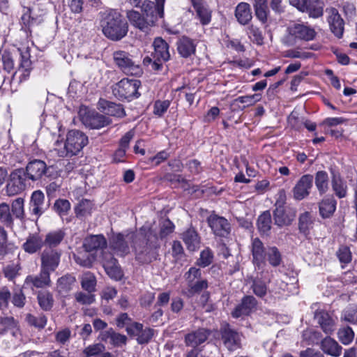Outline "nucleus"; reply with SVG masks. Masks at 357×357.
<instances>
[{"instance_id":"c03bdc74","label":"nucleus","mask_w":357,"mask_h":357,"mask_svg":"<svg viewBox=\"0 0 357 357\" xmlns=\"http://www.w3.org/2000/svg\"><path fill=\"white\" fill-rule=\"evenodd\" d=\"M75 282V277L70 275L63 276L57 280V290L61 294H66L71 290Z\"/></svg>"},{"instance_id":"09e8293b","label":"nucleus","mask_w":357,"mask_h":357,"mask_svg":"<svg viewBox=\"0 0 357 357\" xmlns=\"http://www.w3.org/2000/svg\"><path fill=\"white\" fill-rule=\"evenodd\" d=\"M314 219L309 212H304L299 216V229L303 234H307L312 228Z\"/></svg>"},{"instance_id":"393cba45","label":"nucleus","mask_w":357,"mask_h":357,"mask_svg":"<svg viewBox=\"0 0 357 357\" xmlns=\"http://www.w3.org/2000/svg\"><path fill=\"white\" fill-rule=\"evenodd\" d=\"M153 46L154 52L153 53V59L160 61H168L170 59L168 43L160 37L155 38Z\"/></svg>"},{"instance_id":"bf43d9fd","label":"nucleus","mask_w":357,"mask_h":357,"mask_svg":"<svg viewBox=\"0 0 357 357\" xmlns=\"http://www.w3.org/2000/svg\"><path fill=\"white\" fill-rule=\"evenodd\" d=\"M213 259V255L209 248H206L200 253V257L197 259V264L201 267H206L209 266Z\"/></svg>"},{"instance_id":"f3484780","label":"nucleus","mask_w":357,"mask_h":357,"mask_svg":"<svg viewBox=\"0 0 357 357\" xmlns=\"http://www.w3.org/2000/svg\"><path fill=\"white\" fill-rule=\"evenodd\" d=\"M208 223L213 233L220 236H225L230 231V225L227 220L218 215H211L208 218Z\"/></svg>"},{"instance_id":"6e6d98bb","label":"nucleus","mask_w":357,"mask_h":357,"mask_svg":"<svg viewBox=\"0 0 357 357\" xmlns=\"http://www.w3.org/2000/svg\"><path fill=\"white\" fill-rule=\"evenodd\" d=\"M171 104V101L169 100H158L154 102L153 113L158 117H162L167 111Z\"/></svg>"},{"instance_id":"c756f323","label":"nucleus","mask_w":357,"mask_h":357,"mask_svg":"<svg viewBox=\"0 0 357 357\" xmlns=\"http://www.w3.org/2000/svg\"><path fill=\"white\" fill-rule=\"evenodd\" d=\"M110 248L116 255L120 257H124L130 252L129 246L125 241L123 236L121 234L111 239Z\"/></svg>"},{"instance_id":"6e6552de","label":"nucleus","mask_w":357,"mask_h":357,"mask_svg":"<svg viewBox=\"0 0 357 357\" xmlns=\"http://www.w3.org/2000/svg\"><path fill=\"white\" fill-rule=\"evenodd\" d=\"M288 31L295 41H310L317 36V32L313 27L303 23L293 24L288 27Z\"/></svg>"},{"instance_id":"680f3d73","label":"nucleus","mask_w":357,"mask_h":357,"mask_svg":"<svg viewBox=\"0 0 357 357\" xmlns=\"http://www.w3.org/2000/svg\"><path fill=\"white\" fill-rule=\"evenodd\" d=\"M24 199L19 197L15 199L12 203V213L17 218L22 219L24 218Z\"/></svg>"},{"instance_id":"864d4df0","label":"nucleus","mask_w":357,"mask_h":357,"mask_svg":"<svg viewBox=\"0 0 357 357\" xmlns=\"http://www.w3.org/2000/svg\"><path fill=\"white\" fill-rule=\"evenodd\" d=\"M93 204L88 199H83L77 204L75 208V214L77 217H84L91 214Z\"/></svg>"},{"instance_id":"a878e982","label":"nucleus","mask_w":357,"mask_h":357,"mask_svg":"<svg viewBox=\"0 0 357 357\" xmlns=\"http://www.w3.org/2000/svg\"><path fill=\"white\" fill-rule=\"evenodd\" d=\"M209 335V331L204 328H199L196 331L187 334L185 337V342L188 347H197L204 342Z\"/></svg>"},{"instance_id":"1a4fd4ad","label":"nucleus","mask_w":357,"mask_h":357,"mask_svg":"<svg viewBox=\"0 0 357 357\" xmlns=\"http://www.w3.org/2000/svg\"><path fill=\"white\" fill-rule=\"evenodd\" d=\"M61 252L50 248L45 249L40 255V269L49 273L54 272L59 265Z\"/></svg>"},{"instance_id":"c9c22d12","label":"nucleus","mask_w":357,"mask_h":357,"mask_svg":"<svg viewBox=\"0 0 357 357\" xmlns=\"http://www.w3.org/2000/svg\"><path fill=\"white\" fill-rule=\"evenodd\" d=\"M104 268L107 274L116 280H119L123 276V273L117 260L113 257L109 256V259L104 263Z\"/></svg>"},{"instance_id":"412c9836","label":"nucleus","mask_w":357,"mask_h":357,"mask_svg":"<svg viewBox=\"0 0 357 357\" xmlns=\"http://www.w3.org/2000/svg\"><path fill=\"white\" fill-rule=\"evenodd\" d=\"M44 201L45 195L42 191L36 190L32 193L29 204V210L31 213L34 215L37 218L46 210Z\"/></svg>"},{"instance_id":"37998d69","label":"nucleus","mask_w":357,"mask_h":357,"mask_svg":"<svg viewBox=\"0 0 357 357\" xmlns=\"http://www.w3.org/2000/svg\"><path fill=\"white\" fill-rule=\"evenodd\" d=\"M332 188L336 196L339 198L346 197L347 192V185L339 176L333 175L332 178Z\"/></svg>"},{"instance_id":"8fccbe9b","label":"nucleus","mask_w":357,"mask_h":357,"mask_svg":"<svg viewBox=\"0 0 357 357\" xmlns=\"http://www.w3.org/2000/svg\"><path fill=\"white\" fill-rule=\"evenodd\" d=\"M81 284L82 287L89 293L93 292L96 285V277L90 272L85 273L82 277Z\"/></svg>"},{"instance_id":"5fc2aeb1","label":"nucleus","mask_w":357,"mask_h":357,"mask_svg":"<svg viewBox=\"0 0 357 357\" xmlns=\"http://www.w3.org/2000/svg\"><path fill=\"white\" fill-rule=\"evenodd\" d=\"M266 256L269 264L274 267L278 266L282 261L281 254L276 247L268 248Z\"/></svg>"},{"instance_id":"f03ea898","label":"nucleus","mask_w":357,"mask_h":357,"mask_svg":"<svg viewBox=\"0 0 357 357\" xmlns=\"http://www.w3.org/2000/svg\"><path fill=\"white\" fill-rule=\"evenodd\" d=\"M100 27L105 36L113 41L121 40L128 31V24L123 16L112 9L102 14Z\"/></svg>"},{"instance_id":"0e129e2a","label":"nucleus","mask_w":357,"mask_h":357,"mask_svg":"<svg viewBox=\"0 0 357 357\" xmlns=\"http://www.w3.org/2000/svg\"><path fill=\"white\" fill-rule=\"evenodd\" d=\"M26 320L30 325L34 326L39 328H43L47 324V318L45 315L40 314L35 317L31 314H28Z\"/></svg>"},{"instance_id":"c85d7f7f","label":"nucleus","mask_w":357,"mask_h":357,"mask_svg":"<svg viewBox=\"0 0 357 357\" xmlns=\"http://www.w3.org/2000/svg\"><path fill=\"white\" fill-rule=\"evenodd\" d=\"M320 348L325 354L333 357H339L342 350L337 342L331 337H326L321 341Z\"/></svg>"},{"instance_id":"39448f33","label":"nucleus","mask_w":357,"mask_h":357,"mask_svg":"<svg viewBox=\"0 0 357 357\" xmlns=\"http://www.w3.org/2000/svg\"><path fill=\"white\" fill-rule=\"evenodd\" d=\"M141 82L135 79H123L113 89V93L121 100H131L140 96L138 89Z\"/></svg>"},{"instance_id":"cd10ccee","label":"nucleus","mask_w":357,"mask_h":357,"mask_svg":"<svg viewBox=\"0 0 357 357\" xmlns=\"http://www.w3.org/2000/svg\"><path fill=\"white\" fill-rule=\"evenodd\" d=\"M10 332L13 336H17L19 333V323L13 317H0V335H3Z\"/></svg>"},{"instance_id":"f8f14e48","label":"nucleus","mask_w":357,"mask_h":357,"mask_svg":"<svg viewBox=\"0 0 357 357\" xmlns=\"http://www.w3.org/2000/svg\"><path fill=\"white\" fill-rule=\"evenodd\" d=\"M328 15L327 22L332 33L340 38L343 36L344 22L340 15L338 10L333 7L326 9Z\"/></svg>"},{"instance_id":"052dcab7","label":"nucleus","mask_w":357,"mask_h":357,"mask_svg":"<svg viewBox=\"0 0 357 357\" xmlns=\"http://www.w3.org/2000/svg\"><path fill=\"white\" fill-rule=\"evenodd\" d=\"M53 207L54 211L62 218L70 211V204L67 199H59L55 202Z\"/></svg>"},{"instance_id":"e2e57ef3","label":"nucleus","mask_w":357,"mask_h":357,"mask_svg":"<svg viewBox=\"0 0 357 357\" xmlns=\"http://www.w3.org/2000/svg\"><path fill=\"white\" fill-rule=\"evenodd\" d=\"M202 276V271L196 267H191L184 275L188 287L194 282L199 280Z\"/></svg>"},{"instance_id":"bb28decb","label":"nucleus","mask_w":357,"mask_h":357,"mask_svg":"<svg viewBox=\"0 0 357 357\" xmlns=\"http://www.w3.org/2000/svg\"><path fill=\"white\" fill-rule=\"evenodd\" d=\"M178 54L184 58L190 57L195 53L196 44L188 37L183 36L176 43Z\"/></svg>"},{"instance_id":"69168bd1","label":"nucleus","mask_w":357,"mask_h":357,"mask_svg":"<svg viewBox=\"0 0 357 357\" xmlns=\"http://www.w3.org/2000/svg\"><path fill=\"white\" fill-rule=\"evenodd\" d=\"M76 301L82 305H90L95 301L94 295L91 293L77 292L75 294Z\"/></svg>"},{"instance_id":"9d476101","label":"nucleus","mask_w":357,"mask_h":357,"mask_svg":"<svg viewBox=\"0 0 357 357\" xmlns=\"http://www.w3.org/2000/svg\"><path fill=\"white\" fill-rule=\"evenodd\" d=\"M314 177L311 174L303 175L292 189L294 199L301 201L309 196L313 186Z\"/></svg>"},{"instance_id":"dca6fc26","label":"nucleus","mask_w":357,"mask_h":357,"mask_svg":"<svg viewBox=\"0 0 357 357\" xmlns=\"http://www.w3.org/2000/svg\"><path fill=\"white\" fill-rule=\"evenodd\" d=\"M314 319L326 334L331 335L335 331L336 321L328 312L323 310H317Z\"/></svg>"},{"instance_id":"0eeeda50","label":"nucleus","mask_w":357,"mask_h":357,"mask_svg":"<svg viewBox=\"0 0 357 357\" xmlns=\"http://www.w3.org/2000/svg\"><path fill=\"white\" fill-rule=\"evenodd\" d=\"M26 174L24 169H16L10 175L6 191L8 196H14L23 192L26 188Z\"/></svg>"},{"instance_id":"f257e3e1","label":"nucleus","mask_w":357,"mask_h":357,"mask_svg":"<svg viewBox=\"0 0 357 357\" xmlns=\"http://www.w3.org/2000/svg\"><path fill=\"white\" fill-rule=\"evenodd\" d=\"M157 236L147 226L142 227L134 236L132 247L135 259L141 264H149L155 260L158 256Z\"/></svg>"},{"instance_id":"72a5a7b5","label":"nucleus","mask_w":357,"mask_h":357,"mask_svg":"<svg viewBox=\"0 0 357 357\" xmlns=\"http://www.w3.org/2000/svg\"><path fill=\"white\" fill-rule=\"evenodd\" d=\"M105 347L102 343H96L87 346L82 351L84 357H113L108 351L105 352Z\"/></svg>"},{"instance_id":"473e14b6","label":"nucleus","mask_w":357,"mask_h":357,"mask_svg":"<svg viewBox=\"0 0 357 357\" xmlns=\"http://www.w3.org/2000/svg\"><path fill=\"white\" fill-rule=\"evenodd\" d=\"M182 239L190 251H195L199 248L200 238L192 228H190L183 233Z\"/></svg>"},{"instance_id":"b1692460","label":"nucleus","mask_w":357,"mask_h":357,"mask_svg":"<svg viewBox=\"0 0 357 357\" xmlns=\"http://www.w3.org/2000/svg\"><path fill=\"white\" fill-rule=\"evenodd\" d=\"M25 283L36 288H44L51 285L50 273L40 269L37 275H28Z\"/></svg>"},{"instance_id":"4d7b16f0","label":"nucleus","mask_w":357,"mask_h":357,"mask_svg":"<svg viewBox=\"0 0 357 357\" xmlns=\"http://www.w3.org/2000/svg\"><path fill=\"white\" fill-rule=\"evenodd\" d=\"M340 341L344 344H349L354 337V333L350 327H343L339 329L337 333Z\"/></svg>"},{"instance_id":"7c9ffc66","label":"nucleus","mask_w":357,"mask_h":357,"mask_svg":"<svg viewBox=\"0 0 357 357\" xmlns=\"http://www.w3.org/2000/svg\"><path fill=\"white\" fill-rule=\"evenodd\" d=\"M197 16L203 25L208 24L211 20V12L202 0H192Z\"/></svg>"},{"instance_id":"20e7f679","label":"nucleus","mask_w":357,"mask_h":357,"mask_svg":"<svg viewBox=\"0 0 357 357\" xmlns=\"http://www.w3.org/2000/svg\"><path fill=\"white\" fill-rule=\"evenodd\" d=\"M25 174L26 178L32 181L40 180L43 176L54 178L57 176V172L52 166H47L41 160H33L28 162L26 167Z\"/></svg>"},{"instance_id":"2eb2a0df","label":"nucleus","mask_w":357,"mask_h":357,"mask_svg":"<svg viewBox=\"0 0 357 357\" xmlns=\"http://www.w3.org/2000/svg\"><path fill=\"white\" fill-rule=\"evenodd\" d=\"M20 52L21 62L18 69L14 73L13 78L17 77L20 82L26 80L30 75L31 70V61L28 49L24 51L18 50Z\"/></svg>"},{"instance_id":"aec40b11","label":"nucleus","mask_w":357,"mask_h":357,"mask_svg":"<svg viewBox=\"0 0 357 357\" xmlns=\"http://www.w3.org/2000/svg\"><path fill=\"white\" fill-rule=\"evenodd\" d=\"M98 109L107 115L122 118L126 116L123 106L105 99H100L98 102Z\"/></svg>"},{"instance_id":"ea45409f","label":"nucleus","mask_w":357,"mask_h":357,"mask_svg":"<svg viewBox=\"0 0 357 357\" xmlns=\"http://www.w3.org/2000/svg\"><path fill=\"white\" fill-rule=\"evenodd\" d=\"M306 9H303L302 12L308 13L312 18H318L323 15L324 3L319 0H310L306 4Z\"/></svg>"},{"instance_id":"a18cd8bd","label":"nucleus","mask_w":357,"mask_h":357,"mask_svg":"<svg viewBox=\"0 0 357 357\" xmlns=\"http://www.w3.org/2000/svg\"><path fill=\"white\" fill-rule=\"evenodd\" d=\"M314 182L316 187L321 195L325 193L328 188V176L325 171L317 172Z\"/></svg>"},{"instance_id":"4468645a","label":"nucleus","mask_w":357,"mask_h":357,"mask_svg":"<svg viewBox=\"0 0 357 357\" xmlns=\"http://www.w3.org/2000/svg\"><path fill=\"white\" fill-rule=\"evenodd\" d=\"M84 124L92 129H100L111 123L109 117L98 114L95 111H89L82 116Z\"/></svg>"},{"instance_id":"338daca9","label":"nucleus","mask_w":357,"mask_h":357,"mask_svg":"<svg viewBox=\"0 0 357 357\" xmlns=\"http://www.w3.org/2000/svg\"><path fill=\"white\" fill-rule=\"evenodd\" d=\"M189 291L191 294L199 293L202 290L208 288V282L206 280L199 279L188 286Z\"/></svg>"},{"instance_id":"4c0bfd02","label":"nucleus","mask_w":357,"mask_h":357,"mask_svg":"<svg viewBox=\"0 0 357 357\" xmlns=\"http://www.w3.org/2000/svg\"><path fill=\"white\" fill-rule=\"evenodd\" d=\"M45 245L44 241L38 234L29 236L26 242L23 244V248L25 252L29 253H35Z\"/></svg>"},{"instance_id":"f704fd0d","label":"nucleus","mask_w":357,"mask_h":357,"mask_svg":"<svg viewBox=\"0 0 357 357\" xmlns=\"http://www.w3.org/2000/svg\"><path fill=\"white\" fill-rule=\"evenodd\" d=\"M66 236V232L64 229H59L48 232L44 240V243L49 248L52 249L60 245L63 238Z\"/></svg>"},{"instance_id":"9b49d317","label":"nucleus","mask_w":357,"mask_h":357,"mask_svg":"<svg viewBox=\"0 0 357 357\" xmlns=\"http://www.w3.org/2000/svg\"><path fill=\"white\" fill-rule=\"evenodd\" d=\"M126 15L132 26L143 31H147L155 23V17L153 15L148 17L144 14L131 10L127 12Z\"/></svg>"},{"instance_id":"3c124183","label":"nucleus","mask_w":357,"mask_h":357,"mask_svg":"<svg viewBox=\"0 0 357 357\" xmlns=\"http://www.w3.org/2000/svg\"><path fill=\"white\" fill-rule=\"evenodd\" d=\"M40 307L44 310H50L54 303L52 295L48 291H40L38 294Z\"/></svg>"},{"instance_id":"49530a36","label":"nucleus","mask_w":357,"mask_h":357,"mask_svg":"<svg viewBox=\"0 0 357 357\" xmlns=\"http://www.w3.org/2000/svg\"><path fill=\"white\" fill-rule=\"evenodd\" d=\"M0 222L8 228H12L13 226V218L10 206L6 203L0 204Z\"/></svg>"},{"instance_id":"603ef678","label":"nucleus","mask_w":357,"mask_h":357,"mask_svg":"<svg viewBox=\"0 0 357 357\" xmlns=\"http://www.w3.org/2000/svg\"><path fill=\"white\" fill-rule=\"evenodd\" d=\"M247 34L249 38L255 43L261 45L264 43V36L259 27L251 24L248 27Z\"/></svg>"},{"instance_id":"de8ad7c7","label":"nucleus","mask_w":357,"mask_h":357,"mask_svg":"<svg viewBox=\"0 0 357 357\" xmlns=\"http://www.w3.org/2000/svg\"><path fill=\"white\" fill-rule=\"evenodd\" d=\"M271 215L268 211L264 212L257 220V226L260 232L266 234L271 228Z\"/></svg>"},{"instance_id":"5701e85b","label":"nucleus","mask_w":357,"mask_h":357,"mask_svg":"<svg viewBox=\"0 0 357 357\" xmlns=\"http://www.w3.org/2000/svg\"><path fill=\"white\" fill-rule=\"evenodd\" d=\"M107 246V240L102 235H91L84 238L83 247L86 252L102 250Z\"/></svg>"},{"instance_id":"4be33fe9","label":"nucleus","mask_w":357,"mask_h":357,"mask_svg":"<svg viewBox=\"0 0 357 357\" xmlns=\"http://www.w3.org/2000/svg\"><path fill=\"white\" fill-rule=\"evenodd\" d=\"M251 251L252 255L253 263L259 268L265 264V257L266 250L263 243L258 238L252 239L251 244Z\"/></svg>"},{"instance_id":"6ab92c4d","label":"nucleus","mask_w":357,"mask_h":357,"mask_svg":"<svg viewBox=\"0 0 357 357\" xmlns=\"http://www.w3.org/2000/svg\"><path fill=\"white\" fill-rule=\"evenodd\" d=\"M296 216L295 211L290 208H285L282 205L276 206L274 211L275 223L279 227L289 225Z\"/></svg>"},{"instance_id":"423d86ee","label":"nucleus","mask_w":357,"mask_h":357,"mask_svg":"<svg viewBox=\"0 0 357 357\" xmlns=\"http://www.w3.org/2000/svg\"><path fill=\"white\" fill-rule=\"evenodd\" d=\"M115 64L124 73L131 75H139L142 73L139 66L132 59L131 55L125 51H116L113 54Z\"/></svg>"},{"instance_id":"2f4dec72","label":"nucleus","mask_w":357,"mask_h":357,"mask_svg":"<svg viewBox=\"0 0 357 357\" xmlns=\"http://www.w3.org/2000/svg\"><path fill=\"white\" fill-rule=\"evenodd\" d=\"M235 17L241 24H248L252 18L250 4L245 2L239 3L235 9Z\"/></svg>"},{"instance_id":"e433bc0d","label":"nucleus","mask_w":357,"mask_h":357,"mask_svg":"<svg viewBox=\"0 0 357 357\" xmlns=\"http://www.w3.org/2000/svg\"><path fill=\"white\" fill-rule=\"evenodd\" d=\"M319 213L323 218H330L336 208V201L333 197L324 199L319 204Z\"/></svg>"},{"instance_id":"7ed1b4c3","label":"nucleus","mask_w":357,"mask_h":357,"mask_svg":"<svg viewBox=\"0 0 357 357\" xmlns=\"http://www.w3.org/2000/svg\"><path fill=\"white\" fill-rule=\"evenodd\" d=\"M88 144V137L77 130L68 132L65 142L57 140L54 151L59 157H72L78 154Z\"/></svg>"},{"instance_id":"13d9d810","label":"nucleus","mask_w":357,"mask_h":357,"mask_svg":"<svg viewBox=\"0 0 357 357\" xmlns=\"http://www.w3.org/2000/svg\"><path fill=\"white\" fill-rule=\"evenodd\" d=\"M253 293L258 297L262 298L266 295L267 286L264 282L259 279H254L251 286Z\"/></svg>"},{"instance_id":"a211bd4d","label":"nucleus","mask_w":357,"mask_h":357,"mask_svg":"<svg viewBox=\"0 0 357 357\" xmlns=\"http://www.w3.org/2000/svg\"><path fill=\"white\" fill-rule=\"evenodd\" d=\"M257 301L252 296H245L241 303L238 305L231 312L233 317L238 318L241 316L250 314L257 307Z\"/></svg>"},{"instance_id":"ddd939ff","label":"nucleus","mask_w":357,"mask_h":357,"mask_svg":"<svg viewBox=\"0 0 357 357\" xmlns=\"http://www.w3.org/2000/svg\"><path fill=\"white\" fill-rule=\"evenodd\" d=\"M220 333L223 344L229 350H236L240 347L241 336L238 333L231 329L229 325L222 326Z\"/></svg>"},{"instance_id":"774afa93","label":"nucleus","mask_w":357,"mask_h":357,"mask_svg":"<svg viewBox=\"0 0 357 357\" xmlns=\"http://www.w3.org/2000/svg\"><path fill=\"white\" fill-rule=\"evenodd\" d=\"M153 336V330L149 328L142 329L137 336V342L139 344L148 343Z\"/></svg>"},{"instance_id":"a19ab883","label":"nucleus","mask_w":357,"mask_h":357,"mask_svg":"<svg viewBox=\"0 0 357 357\" xmlns=\"http://www.w3.org/2000/svg\"><path fill=\"white\" fill-rule=\"evenodd\" d=\"M253 6L257 18L262 24L266 23L268 13L267 0H255Z\"/></svg>"},{"instance_id":"58836bf2","label":"nucleus","mask_w":357,"mask_h":357,"mask_svg":"<svg viewBox=\"0 0 357 357\" xmlns=\"http://www.w3.org/2000/svg\"><path fill=\"white\" fill-rule=\"evenodd\" d=\"M142 10L144 12V15L149 16L153 15L155 17V22L158 18H162L164 16V5H162V14L159 12V3L156 1L155 3L153 1L149 0H145L142 6Z\"/></svg>"},{"instance_id":"79ce46f5","label":"nucleus","mask_w":357,"mask_h":357,"mask_svg":"<svg viewBox=\"0 0 357 357\" xmlns=\"http://www.w3.org/2000/svg\"><path fill=\"white\" fill-rule=\"evenodd\" d=\"M103 340H109V342L115 347H121L126 344L127 337L124 335L116 333L112 328L104 334Z\"/></svg>"}]
</instances>
